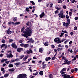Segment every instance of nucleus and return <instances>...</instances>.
Listing matches in <instances>:
<instances>
[{
	"instance_id": "9",
	"label": "nucleus",
	"mask_w": 78,
	"mask_h": 78,
	"mask_svg": "<svg viewBox=\"0 0 78 78\" xmlns=\"http://www.w3.org/2000/svg\"><path fill=\"white\" fill-rule=\"evenodd\" d=\"M68 61V60L67 59H65V61H64V63L63 64H62V65H65V64H67V62Z\"/></svg>"
},
{
	"instance_id": "29",
	"label": "nucleus",
	"mask_w": 78,
	"mask_h": 78,
	"mask_svg": "<svg viewBox=\"0 0 78 78\" xmlns=\"http://www.w3.org/2000/svg\"><path fill=\"white\" fill-rule=\"evenodd\" d=\"M53 75L52 74H50L49 75V78H53Z\"/></svg>"
},
{
	"instance_id": "8",
	"label": "nucleus",
	"mask_w": 78,
	"mask_h": 78,
	"mask_svg": "<svg viewBox=\"0 0 78 78\" xmlns=\"http://www.w3.org/2000/svg\"><path fill=\"white\" fill-rule=\"evenodd\" d=\"M45 13H44V12H42L40 14V17L41 19H42V17H44V16H45Z\"/></svg>"
},
{
	"instance_id": "52",
	"label": "nucleus",
	"mask_w": 78,
	"mask_h": 78,
	"mask_svg": "<svg viewBox=\"0 0 78 78\" xmlns=\"http://www.w3.org/2000/svg\"><path fill=\"white\" fill-rule=\"evenodd\" d=\"M76 57H74V58L72 59L73 61H76Z\"/></svg>"
},
{
	"instance_id": "2",
	"label": "nucleus",
	"mask_w": 78,
	"mask_h": 78,
	"mask_svg": "<svg viewBox=\"0 0 78 78\" xmlns=\"http://www.w3.org/2000/svg\"><path fill=\"white\" fill-rule=\"evenodd\" d=\"M58 16L62 19H64V12L63 11H61L59 14H58Z\"/></svg>"
},
{
	"instance_id": "55",
	"label": "nucleus",
	"mask_w": 78,
	"mask_h": 78,
	"mask_svg": "<svg viewBox=\"0 0 78 78\" xmlns=\"http://www.w3.org/2000/svg\"><path fill=\"white\" fill-rule=\"evenodd\" d=\"M66 19H68L69 18V16H68V15H66Z\"/></svg>"
},
{
	"instance_id": "18",
	"label": "nucleus",
	"mask_w": 78,
	"mask_h": 78,
	"mask_svg": "<svg viewBox=\"0 0 78 78\" xmlns=\"http://www.w3.org/2000/svg\"><path fill=\"white\" fill-rule=\"evenodd\" d=\"M39 52H41V53H42V52L43 51V50H42V48H40L39 49Z\"/></svg>"
},
{
	"instance_id": "40",
	"label": "nucleus",
	"mask_w": 78,
	"mask_h": 78,
	"mask_svg": "<svg viewBox=\"0 0 78 78\" xmlns=\"http://www.w3.org/2000/svg\"><path fill=\"white\" fill-rule=\"evenodd\" d=\"M69 25V23H66L65 25L66 27H68Z\"/></svg>"
},
{
	"instance_id": "33",
	"label": "nucleus",
	"mask_w": 78,
	"mask_h": 78,
	"mask_svg": "<svg viewBox=\"0 0 78 78\" xmlns=\"http://www.w3.org/2000/svg\"><path fill=\"white\" fill-rule=\"evenodd\" d=\"M26 10L27 12H29V11H30V10H29V8L28 7L26 8Z\"/></svg>"
},
{
	"instance_id": "16",
	"label": "nucleus",
	"mask_w": 78,
	"mask_h": 78,
	"mask_svg": "<svg viewBox=\"0 0 78 78\" xmlns=\"http://www.w3.org/2000/svg\"><path fill=\"white\" fill-rule=\"evenodd\" d=\"M39 74L40 75L42 76L43 75H44V72H43V71H40L39 73Z\"/></svg>"
},
{
	"instance_id": "37",
	"label": "nucleus",
	"mask_w": 78,
	"mask_h": 78,
	"mask_svg": "<svg viewBox=\"0 0 78 78\" xmlns=\"http://www.w3.org/2000/svg\"><path fill=\"white\" fill-rule=\"evenodd\" d=\"M15 25H19V24H20V22H16V23H15Z\"/></svg>"
},
{
	"instance_id": "24",
	"label": "nucleus",
	"mask_w": 78,
	"mask_h": 78,
	"mask_svg": "<svg viewBox=\"0 0 78 78\" xmlns=\"http://www.w3.org/2000/svg\"><path fill=\"white\" fill-rule=\"evenodd\" d=\"M44 45L45 46H48V42H45L44 44Z\"/></svg>"
},
{
	"instance_id": "32",
	"label": "nucleus",
	"mask_w": 78,
	"mask_h": 78,
	"mask_svg": "<svg viewBox=\"0 0 78 78\" xmlns=\"http://www.w3.org/2000/svg\"><path fill=\"white\" fill-rule=\"evenodd\" d=\"M16 2L18 5H20V0H16Z\"/></svg>"
},
{
	"instance_id": "58",
	"label": "nucleus",
	"mask_w": 78,
	"mask_h": 78,
	"mask_svg": "<svg viewBox=\"0 0 78 78\" xmlns=\"http://www.w3.org/2000/svg\"><path fill=\"white\" fill-rule=\"evenodd\" d=\"M51 47L52 48H55V45L53 44H52L51 45Z\"/></svg>"
},
{
	"instance_id": "10",
	"label": "nucleus",
	"mask_w": 78,
	"mask_h": 78,
	"mask_svg": "<svg viewBox=\"0 0 78 78\" xmlns=\"http://www.w3.org/2000/svg\"><path fill=\"white\" fill-rule=\"evenodd\" d=\"M29 56L28 55H27L26 56H25L23 59V61H26V60H27V58H28Z\"/></svg>"
},
{
	"instance_id": "49",
	"label": "nucleus",
	"mask_w": 78,
	"mask_h": 78,
	"mask_svg": "<svg viewBox=\"0 0 78 78\" xmlns=\"http://www.w3.org/2000/svg\"><path fill=\"white\" fill-rule=\"evenodd\" d=\"M74 71L75 72H78V68H76L75 69Z\"/></svg>"
},
{
	"instance_id": "45",
	"label": "nucleus",
	"mask_w": 78,
	"mask_h": 78,
	"mask_svg": "<svg viewBox=\"0 0 78 78\" xmlns=\"http://www.w3.org/2000/svg\"><path fill=\"white\" fill-rule=\"evenodd\" d=\"M76 1H75V0H73V1L71 2V3H74L75 2H76Z\"/></svg>"
},
{
	"instance_id": "21",
	"label": "nucleus",
	"mask_w": 78,
	"mask_h": 78,
	"mask_svg": "<svg viewBox=\"0 0 78 78\" xmlns=\"http://www.w3.org/2000/svg\"><path fill=\"white\" fill-rule=\"evenodd\" d=\"M6 46V44H2L1 45V48H2L3 47H5Z\"/></svg>"
},
{
	"instance_id": "43",
	"label": "nucleus",
	"mask_w": 78,
	"mask_h": 78,
	"mask_svg": "<svg viewBox=\"0 0 78 78\" xmlns=\"http://www.w3.org/2000/svg\"><path fill=\"white\" fill-rule=\"evenodd\" d=\"M53 5V3H51L50 4V8H51L52 7Z\"/></svg>"
},
{
	"instance_id": "54",
	"label": "nucleus",
	"mask_w": 78,
	"mask_h": 78,
	"mask_svg": "<svg viewBox=\"0 0 78 78\" xmlns=\"http://www.w3.org/2000/svg\"><path fill=\"white\" fill-rule=\"evenodd\" d=\"M64 53L63 52L62 53V55H61V56H62V57L64 56Z\"/></svg>"
},
{
	"instance_id": "36",
	"label": "nucleus",
	"mask_w": 78,
	"mask_h": 78,
	"mask_svg": "<svg viewBox=\"0 0 78 78\" xmlns=\"http://www.w3.org/2000/svg\"><path fill=\"white\" fill-rule=\"evenodd\" d=\"M77 28H78V27L76 26H75L74 27V30H77Z\"/></svg>"
},
{
	"instance_id": "60",
	"label": "nucleus",
	"mask_w": 78,
	"mask_h": 78,
	"mask_svg": "<svg viewBox=\"0 0 78 78\" xmlns=\"http://www.w3.org/2000/svg\"><path fill=\"white\" fill-rule=\"evenodd\" d=\"M30 48H33V45H31L30 46Z\"/></svg>"
},
{
	"instance_id": "20",
	"label": "nucleus",
	"mask_w": 78,
	"mask_h": 78,
	"mask_svg": "<svg viewBox=\"0 0 78 78\" xmlns=\"http://www.w3.org/2000/svg\"><path fill=\"white\" fill-rule=\"evenodd\" d=\"M42 69H45L46 67V66H47V64H44V65H42Z\"/></svg>"
},
{
	"instance_id": "27",
	"label": "nucleus",
	"mask_w": 78,
	"mask_h": 78,
	"mask_svg": "<svg viewBox=\"0 0 78 78\" xmlns=\"http://www.w3.org/2000/svg\"><path fill=\"white\" fill-rule=\"evenodd\" d=\"M30 3H32V5H35V3H34V2H33V1H30Z\"/></svg>"
},
{
	"instance_id": "19",
	"label": "nucleus",
	"mask_w": 78,
	"mask_h": 78,
	"mask_svg": "<svg viewBox=\"0 0 78 78\" xmlns=\"http://www.w3.org/2000/svg\"><path fill=\"white\" fill-rule=\"evenodd\" d=\"M11 31L10 30H7V34H11Z\"/></svg>"
},
{
	"instance_id": "14",
	"label": "nucleus",
	"mask_w": 78,
	"mask_h": 78,
	"mask_svg": "<svg viewBox=\"0 0 78 78\" xmlns=\"http://www.w3.org/2000/svg\"><path fill=\"white\" fill-rule=\"evenodd\" d=\"M8 23L9 25H11V24L12 23L13 25H15V23H14V22H12V23L11 22H9Z\"/></svg>"
},
{
	"instance_id": "4",
	"label": "nucleus",
	"mask_w": 78,
	"mask_h": 78,
	"mask_svg": "<svg viewBox=\"0 0 78 78\" xmlns=\"http://www.w3.org/2000/svg\"><path fill=\"white\" fill-rule=\"evenodd\" d=\"M27 75L26 74H20V78H28L27 77Z\"/></svg>"
},
{
	"instance_id": "28",
	"label": "nucleus",
	"mask_w": 78,
	"mask_h": 78,
	"mask_svg": "<svg viewBox=\"0 0 78 78\" xmlns=\"http://www.w3.org/2000/svg\"><path fill=\"white\" fill-rule=\"evenodd\" d=\"M24 44H25L23 43H21L20 44V46H21V47H24Z\"/></svg>"
},
{
	"instance_id": "7",
	"label": "nucleus",
	"mask_w": 78,
	"mask_h": 78,
	"mask_svg": "<svg viewBox=\"0 0 78 78\" xmlns=\"http://www.w3.org/2000/svg\"><path fill=\"white\" fill-rule=\"evenodd\" d=\"M31 42V43H33L34 42V40H33V38H30L29 39V41H28L27 42V44H30V42Z\"/></svg>"
},
{
	"instance_id": "6",
	"label": "nucleus",
	"mask_w": 78,
	"mask_h": 78,
	"mask_svg": "<svg viewBox=\"0 0 78 78\" xmlns=\"http://www.w3.org/2000/svg\"><path fill=\"white\" fill-rule=\"evenodd\" d=\"M11 46L12 47V48H14L15 49H16L17 48V46H16V44L14 43H12L11 44Z\"/></svg>"
},
{
	"instance_id": "62",
	"label": "nucleus",
	"mask_w": 78,
	"mask_h": 78,
	"mask_svg": "<svg viewBox=\"0 0 78 78\" xmlns=\"http://www.w3.org/2000/svg\"><path fill=\"white\" fill-rule=\"evenodd\" d=\"M70 34L71 35H73L74 34V33L73 32H70Z\"/></svg>"
},
{
	"instance_id": "31",
	"label": "nucleus",
	"mask_w": 78,
	"mask_h": 78,
	"mask_svg": "<svg viewBox=\"0 0 78 78\" xmlns=\"http://www.w3.org/2000/svg\"><path fill=\"white\" fill-rule=\"evenodd\" d=\"M60 73L61 75H63V74H65L66 73V72H63V71H60Z\"/></svg>"
},
{
	"instance_id": "22",
	"label": "nucleus",
	"mask_w": 78,
	"mask_h": 78,
	"mask_svg": "<svg viewBox=\"0 0 78 78\" xmlns=\"http://www.w3.org/2000/svg\"><path fill=\"white\" fill-rule=\"evenodd\" d=\"M66 71V68H63L61 70V72H65Z\"/></svg>"
},
{
	"instance_id": "48",
	"label": "nucleus",
	"mask_w": 78,
	"mask_h": 78,
	"mask_svg": "<svg viewBox=\"0 0 78 78\" xmlns=\"http://www.w3.org/2000/svg\"><path fill=\"white\" fill-rule=\"evenodd\" d=\"M13 41V40L12 39H10L9 40V42H12Z\"/></svg>"
},
{
	"instance_id": "42",
	"label": "nucleus",
	"mask_w": 78,
	"mask_h": 78,
	"mask_svg": "<svg viewBox=\"0 0 78 78\" xmlns=\"http://www.w3.org/2000/svg\"><path fill=\"white\" fill-rule=\"evenodd\" d=\"M64 34V33H61V34L60 36V37H62V36H63Z\"/></svg>"
},
{
	"instance_id": "47",
	"label": "nucleus",
	"mask_w": 78,
	"mask_h": 78,
	"mask_svg": "<svg viewBox=\"0 0 78 78\" xmlns=\"http://www.w3.org/2000/svg\"><path fill=\"white\" fill-rule=\"evenodd\" d=\"M57 50L58 51H60V50H62V48H58Z\"/></svg>"
},
{
	"instance_id": "25",
	"label": "nucleus",
	"mask_w": 78,
	"mask_h": 78,
	"mask_svg": "<svg viewBox=\"0 0 78 78\" xmlns=\"http://www.w3.org/2000/svg\"><path fill=\"white\" fill-rule=\"evenodd\" d=\"M67 23H68V24H70V19H67Z\"/></svg>"
},
{
	"instance_id": "64",
	"label": "nucleus",
	"mask_w": 78,
	"mask_h": 78,
	"mask_svg": "<svg viewBox=\"0 0 78 78\" xmlns=\"http://www.w3.org/2000/svg\"><path fill=\"white\" fill-rule=\"evenodd\" d=\"M72 14V12H69V16H71V14Z\"/></svg>"
},
{
	"instance_id": "13",
	"label": "nucleus",
	"mask_w": 78,
	"mask_h": 78,
	"mask_svg": "<svg viewBox=\"0 0 78 78\" xmlns=\"http://www.w3.org/2000/svg\"><path fill=\"white\" fill-rule=\"evenodd\" d=\"M17 17H15L13 18V21L15 22H17Z\"/></svg>"
},
{
	"instance_id": "35",
	"label": "nucleus",
	"mask_w": 78,
	"mask_h": 78,
	"mask_svg": "<svg viewBox=\"0 0 78 78\" xmlns=\"http://www.w3.org/2000/svg\"><path fill=\"white\" fill-rule=\"evenodd\" d=\"M26 25L27 26H30V21H28L26 23Z\"/></svg>"
},
{
	"instance_id": "63",
	"label": "nucleus",
	"mask_w": 78,
	"mask_h": 78,
	"mask_svg": "<svg viewBox=\"0 0 78 78\" xmlns=\"http://www.w3.org/2000/svg\"><path fill=\"white\" fill-rule=\"evenodd\" d=\"M2 42L3 43H5V40H3L2 41Z\"/></svg>"
},
{
	"instance_id": "51",
	"label": "nucleus",
	"mask_w": 78,
	"mask_h": 78,
	"mask_svg": "<svg viewBox=\"0 0 78 78\" xmlns=\"http://www.w3.org/2000/svg\"><path fill=\"white\" fill-rule=\"evenodd\" d=\"M31 67H30L29 68V70L31 72H32L33 71L32 70V69H31Z\"/></svg>"
},
{
	"instance_id": "57",
	"label": "nucleus",
	"mask_w": 78,
	"mask_h": 78,
	"mask_svg": "<svg viewBox=\"0 0 78 78\" xmlns=\"http://www.w3.org/2000/svg\"><path fill=\"white\" fill-rule=\"evenodd\" d=\"M74 19L76 20H77L78 19V18L77 17H75Z\"/></svg>"
},
{
	"instance_id": "41",
	"label": "nucleus",
	"mask_w": 78,
	"mask_h": 78,
	"mask_svg": "<svg viewBox=\"0 0 78 78\" xmlns=\"http://www.w3.org/2000/svg\"><path fill=\"white\" fill-rule=\"evenodd\" d=\"M74 71H75V69H73L71 70V72L72 73H73V72H74Z\"/></svg>"
},
{
	"instance_id": "44",
	"label": "nucleus",
	"mask_w": 78,
	"mask_h": 78,
	"mask_svg": "<svg viewBox=\"0 0 78 78\" xmlns=\"http://www.w3.org/2000/svg\"><path fill=\"white\" fill-rule=\"evenodd\" d=\"M23 51V48H20V51Z\"/></svg>"
},
{
	"instance_id": "15",
	"label": "nucleus",
	"mask_w": 78,
	"mask_h": 78,
	"mask_svg": "<svg viewBox=\"0 0 78 78\" xmlns=\"http://www.w3.org/2000/svg\"><path fill=\"white\" fill-rule=\"evenodd\" d=\"M19 64H20V62L19 63H14V65H16V67H19Z\"/></svg>"
},
{
	"instance_id": "38",
	"label": "nucleus",
	"mask_w": 78,
	"mask_h": 78,
	"mask_svg": "<svg viewBox=\"0 0 78 78\" xmlns=\"http://www.w3.org/2000/svg\"><path fill=\"white\" fill-rule=\"evenodd\" d=\"M63 9H66L67 8V6H66V5H63Z\"/></svg>"
},
{
	"instance_id": "53",
	"label": "nucleus",
	"mask_w": 78,
	"mask_h": 78,
	"mask_svg": "<svg viewBox=\"0 0 78 78\" xmlns=\"http://www.w3.org/2000/svg\"><path fill=\"white\" fill-rule=\"evenodd\" d=\"M29 51L30 53H32V50H31V49H30Z\"/></svg>"
},
{
	"instance_id": "23",
	"label": "nucleus",
	"mask_w": 78,
	"mask_h": 78,
	"mask_svg": "<svg viewBox=\"0 0 78 78\" xmlns=\"http://www.w3.org/2000/svg\"><path fill=\"white\" fill-rule=\"evenodd\" d=\"M9 76V74H6L4 75V76L5 78H6L7 77H8Z\"/></svg>"
},
{
	"instance_id": "61",
	"label": "nucleus",
	"mask_w": 78,
	"mask_h": 78,
	"mask_svg": "<svg viewBox=\"0 0 78 78\" xmlns=\"http://www.w3.org/2000/svg\"><path fill=\"white\" fill-rule=\"evenodd\" d=\"M17 51H19L20 52V48H19L18 49H17Z\"/></svg>"
},
{
	"instance_id": "1",
	"label": "nucleus",
	"mask_w": 78,
	"mask_h": 78,
	"mask_svg": "<svg viewBox=\"0 0 78 78\" xmlns=\"http://www.w3.org/2000/svg\"><path fill=\"white\" fill-rule=\"evenodd\" d=\"M24 30L25 27H23L21 29V33H24V34H22V36L26 37H27L28 36H31V34H32V29H30V27H27L25 29V30Z\"/></svg>"
},
{
	"instance_id": "59",
	"label": "nucleus",
	"mask_w": 78,
	"mask_h": 78,
	"mask_svg": "<svg viewBox=\"0 0 78 78\" xmlns=\"http://www.w3.org/2000/svg\"><path fill=\"white\" fill-rule=\"evenodd\" d=\"M15 61H19V59L18 58H16V59H15Z\"/></svg>"
},
{
	"instance_id": "39",
	"label": "nucleus",
	"mask_w": 78,
	"mask_h": 78,
	"mask_svg": "<svg viewBox=\"0 0 78 78\" xmlns=\"http://www.w3.org/2000/svg\"><path fill=\"white\" fill-rule=\"evenodd\" d=\"M69 40H67L65 41L64 42V44H67V42H69Z\"/></svg>"
},
{
	"instance_id": "5",
	"label": "nucleus",
	"mask_w": 78,
	"mask_h": 78,
	"mask_svg": "<svg viewBox=\"0 0 78 78\" xmlns=\"http://www.w3.org/2000/svg\"><path fill=\"white\" fill-rule=\"evenodd\" d=\"M6 55H7V58H10L13 57V55L12 54V52H10L9 55H8V54H6Z\"/></svg>"
},
{
	"instance_id": "3",
	"label": "nucleus",
	"mask_w": 78,
	"mask_h": 78,
	"mask_svg": "<svg viewBox=\"0 0 78 78\" xmlns=\"http://www.w3.org/2000/svg\"><path fill=\"white\" fill-rule=\"evenodd\" d=\"M59 38H55V39L54 40V42H55L56 43H57V44H60L62 42L61 41H60V40L59 39Z\"/></svg>"
},
{
	"instance_id": "30",
	"label": "nucleus",
	"mask_w": 78,
	"mask_h": 78,
	"mask_svg": "<svg viewBox=\"0 0 78 78\" xmlns=\"http://www.w3.org/2000/svg\"><path fill=\"white\" fill-rule=\"evenodd\" d=\"M58 10H56L55 11V14H57L59 12Z\"/></svg>"
},
{
	"instance_id": "17",
	"label": "nucleus",
	"mask_w": 78,
	"mask_h": 78,
	"mask_svg": "<svg viewBox=\"0 0 78 78\" xmlns=\"http://www.w3.org/2000/svg\"><path fill=\"white\" fill-rule=\"evenodd\" d=\"M8 67L10 68L13 67H14V64H9L8 66Z\"/></svg>"
},
{
	"instance_id": "11",
	"label": "nucleus",
	"mask_w": 78,
	"mask_h": 78,
	"mask_svg": "<svg viewBox=\"0 0 78 78\" xmlns=\"http://www.w3.org/2000/svg\"><path fill=\"white\" fill-rule=\"evenodd\" d=\"M9 72H14V68L9 69Z\"/></svg>"
},
{
	"instance_id": "56",
	"label": "nucleus",
	"mask_w": 78,
	"mask_h": 78,
	"mask_svg": "<svg viewBox=\"0 0 78 78\" xmlns=\"http://www.w3.org/2000/svg\"><path fill=\"white\" fill-rule=\"evenodd\" d=\"M70 62H71V61H68L67 62V63H66V64H70Z\"/></svg>"
},
{
	"instance_id": "26",
	"label": "nucleus",
	"mask_w": 78,
	"mask_h": 78,
	"mask_svg": "<svg viewBox=\"0 0 78 78\" xmlns=\"http://www.w3.org/2000/svg\"><path fill=\"white\" fill-rule=\"evenodd\" d=\"M62 33H67V34H68V32H67V31L66 30H62Z\"/></svg>"
},
{
	"instance_id": "46",
	"label": "nucleus",
	"mask_w": 78,
	"mask_h": 78,
	"mask_svg": "<svg viewBox=\"0 0 78 78\" xmlns=\"http://www.w3.org/2000/svg\"><path fill=\"white\" fill-rule=\"evenodd\" d=\"M62 23L63 24V27H65V25H66V22H63Z\"/></svg>"
},
{
	"instance_id": "34",
	"label": "nucleus",
	"mask_w": 78,
	"mask_h": 78,
	"mask_svg": "<svg viewBox=\"0 0 78 78\" xmlns=\"http://www.w3.org/2000/svg\"><path fill=\"white\" fill-rule=\"evenodd\" d=\"M55 59H56V57H53L51 58V60L52 61H53Z\"/></svg>"
},
{
	"instance_id": "50",
	"label": "nucleus",
	"mask_w": 78,
	"mask_h": 78,
	"mask_svg": "<svg viewBox=\"0 0 78 78\" xmlns=\"http://www.w3.org/2000/svg\"><path fill=\"white\" fill-rule=\"evenodd\" d=\"M4 70H5V69H4V68H1V71H2V72H3V71H4Z\"/></svg>"
},
{
	"instance_id": "12",
	"label": "nucleus",
	"mask_w": 78,
	"mask_h": 78,
	"mask_svg": "<svg viewBox=\"0 0 78 78\" xmlns=\"http://www.w3.org/2000/svg\"><path fill=\"white\" fill-rule=\"evenodd\" d=\"M28 47H29V45L28 44H24V48H28Z\"/></svg>"
}]
</instances>
